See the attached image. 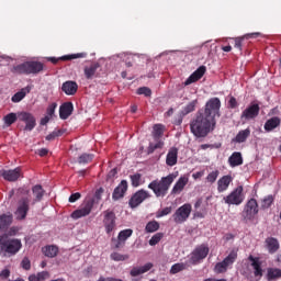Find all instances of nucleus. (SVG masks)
Returning a JSON list of instances; mask_svg holds the SVG:
<instances>
[{"label":"nucleus","instance_id":"obj_1","mask_svg":"<svg viewBox=\"0 0 281 281\" xmlns=\"http://www.w3.org/2000/svg\"><path fill=\"white\" fill-rule=\"evenodd\" d=\"M191 133L194 137H207L216 128V120H212L205 114L198 112L195 119L190 124Z\"/></svg>","mask_w":281,"mask_h":281},{"label":"nucleus","instance_id":"obj_2","mask_svg":"<svg viewBox=\"0 0 281 281\" xmlns=\"http://www.w3.org/2000/svg\"><path fill=\"white\" fill-rule=\"evenodd\" d=\"M23 243L19 238H10L7 234L0 236V256L2 258H12L21 251Z\"/></svg>","mask_w":281,"mask_h":281},{"label":"nucleus","instance_id":"obj_3","mask_svg":"<svg viewBox=\"0 0 281 281\" xmlns=\"http://www.w3.org/2000/svg\"><path fill=\"white\" fill-rule=\"evenodd\" d=\"M175 181V175H169L167 177H162L160 180H153L148 184V189L153 190L155 196L157 199L166 196L168 194V190H170V186Z\"/></svg>","mask_w":281,"mask_h":281},{"label":"nucleus","instance_id":"obj_4","mask_svg":"<svg viewBox=\"0 0 281 281\" xmlns=\"http://www.w3.org/2000/svg\"><path fill=\"white\" fill-rule=\"evenodd\" d=\"M12 74L26 75L30 74L36 75L43 71V63L41 61H24L11 68Z\"/></svg>","mask_w":281,"mask_h":281},{"label":"nucleus","instance_id":"obj_5","mask_svg":"<svg viewBox=\"0 0 281 281\" xmlns=\"http://www.w3.org/2000/svg\"><path fill=\"white\" fill-rule=\"evenodd\" d=\"M202 115H205L210 120H216L221 117V99L212 98L205 103L204 111L201 112Z\"/></svg>","mask_w":281,"mask_h":281},{"label":"nucleus","instance_id":"obj_6","mask_svg":"<svg viewBox=\"0 0 281 281\" xmlns=\"http://www.w3.org/2000/svg\"><path fill=\"white\" fill-rule=\"evenodd\" d=\"M238 259V251L233 249L228 256H226L223 261H220L215 265L213 271L214 273H227V269L232 268V266Z\"/></svg>","mask_w":281,"mask_h":281},{"label":"nucleus","instance_id":"obj_7","mask_svg":"<svg viewBox=\"0 0 281 281\" xmlns=\"http://www.w3.org/2000/svg\"><path fill=\"white\" fill-rule=\"evenodd\" d=\"M190 214H192V204L186 203L176 210V212L172 215V218L175 223L181 225V223H186V221L190 218Z\"/></svg>","mask_w":281,"mask_h":281},{"label":"nucleus","instance_id":"obj_8","mask_svg":"<svg viewBox=\"0 0 281 281\" xmlns=\"http://www.w3.org/2000/svg\"><path fill=\"white\" fill-rule=\"evenodd\" d=\"M226 205H240L245 201V195H243V186L237 187L228 195L223 198Z\"/></svg>","mask_w":281,"mask_h":281},{"label":"nucleus","instance_id":"obj_9","mask_svg":"<svg viewBox=\"0 0 281 281\" xmlns=\"http://www.w3.org/2000/svg\"><path fill=\"white\" fill-rule=\"evenodd\" d=\"M207 254H210V248L206 245L198 246L191 252V257H190L191 265H199L201 260H205V258H207Z\"/></svg>","mask_w":281,"mask_h":281},{"label":"nucleus","instance_id":"obj_10","mask_svg":"<svg viewBox=\"0 0 281 281\" xmlns=\"http://www.w3.org/2000/svg\"><path fill=\"white\" fill-rule=\"evenodd\" d=\"M146 199H150V193L144 189H140L132 195L128 201V205L132 207V210H135V207H139V205L146 201Z\"/></svg>","mask_w":281,"mask_h":281},{"label":"nucleus","instance_id":"obj_11","mask_svg":"<svg viewBox=\"0 0 281 281\" xmlns=\"http://www.w3.org/2000/svg\"><path fill=\"white\" fill-rule=\"evenodd\" d=\"M258 201L256 199H250L244 209L243 216L244 221H254L256 214H258Z\"/></svg>","mask_w":281,"mask_h":281},{"label":"nucleus","instance_id":"obj_12","mask_svg":"<svg viewBox=\"0 0 281 281\" xmlns=\"http://www.w3.org/2000/svg\"><path fill=\"white\" fill-rule=\"evenodd\" d=\"M27 212H30V199L22 198L18 203V209L15 211V218L18 221H24L27 216Z\"/></svg>","mask_w":281,"mask_h":281},{"label":"nucleus","instance_id":"obj_13","mask_svg":"<svg viewBox=\"0 0 281 281\" xmlns=\"http://www.w3.org/2000/svg\"><path fill=\"white\" fill-rule=\"evenodd\" d=\"M91 210H93V200L90 199L83 203V206L81 209L76 210L71 213V218L78 221V218L89 216L91 214Z\"/></svg>","mask_w":281,"mask_h":281},{"label":"nucleus","instance_id":"obj_14","mask_svg":"<svg viewBox=\"0 0 281 281\" xmlns=\"http://www.w3.org/2000/svg\"><path fill=\"white\" fill-rule=\"evenodd\" d=\"M91 210H93V200L90 199L83 203V206L81 209L76 210L71 213V218L78 221V218L89 216L91 214Z\"/></svg>","mask_w":281,"mask_h":281},{"label":"nucleus","instance_id":"obj_15","mask_svg":"<svg viewBox=\"0 0 281 281\" xmlns=\"http://www.w3.org/2000/svg\"><path fill=\"white\" fill-rule=\"evenodd\" d=\"M259 113L260 105H258V103H254L243 111L240 120L241 122H249V120H256V116L259 115Z\"/></svg>","mask_w":281,"mask_h":281},{"label":"nucleus","instance_id":"obj_16","mask_svg":"<svg viewBox=\"0 0 281 281\" xmlns=\"http://www.w3.org/2000/svg\"><path fill=\"white\" fill-rule=\"evenodd\" d=\"M18 119L21 122L25 123L24 131H34L36 126V117L32 113L29 112H19L18 113Z\"/></svg>","mask_w":281,"mask_h":281},{"label":"nucleus","instance_id":"obj_17","mask_svg":"<svg viewBox=\"0 0 281 281\" xmlns=\"http://www.w3.org/2000/svg\"><path fill=\"white\" fill-rule=\"evenodd\" d=\"M103 224L106 234H111L113 229H115V213L113 211H105L104 212V218H103Z\"/></svg>","mask_w":281,"mask_h":281},{"label":"nucleus","instance_id":"obj_18","mask_svg":"<svg viewBox=\"0 0 281 281\" xmlns=\"http://www.w3.org/2000/svg\"><path fill=\"white\" fill-rule=\"evenodd\" d=\"M126 190H128V182L126 180H122L113 191V194H112L113 201H120V199H124V194H126Z\"/></svg>","mask_w":281,"mask_h":281},{"label":"nucleus","instance_id":"obj_19","mask_svg":"<svg viewBox=\"0 0 281 281\" xmlns=\"http://www.w3.org/2000/svg\"><path fill=\"white\" fill-rule=\"evenodd\" d=\"M1 176L5 181H10V182L19 181L21 177V168L16 167L15 169L3 170Z\"/></svg>","mask_w":281,"mask_h":281},{"label":"nucleus","instance_id":"obj_20","mask_svg":"<svg viewBox=\"0 0 281 281\" xmlns=\"http://www.w3.org/2000/svg\"><path fill=\"white\" fill-rule=\"evenodd\" d=\"M206 68L205 66H200L186 81L184 87H188V85H192V82H196L198 80H201L203 76H205Z\"/></svg>","mask_w":281,"mask_h":281},{"label":"nucleus","instance_id":"obj_21","mask_svg":"<svg viewBox=\"0 0 281 281\" xmlns=\"http://www.w3.org/2000/svg\"><path fill=\"white\" fill-rule=\"evenodd\" d=\"M179 159V149L177 147L169 148L166 157L167 166H177V160Z\"/></svg>","mask_w":281,"mask_h":281},{"label":"nucleus","instance_id":"obj_22","mask_svg":"<svg viewBox=\"0 0 281 281\" xmlns=\"http://www.w3.org/2000/svg\"><path fill=\"white\" fill-rule=\"evenodd\" d=\"M234 181V178L232 176H223L217 180V192H226V190L229 188V184Z\"/></svg>","mask_w":281,"mask_h":281},{"label":"nucleus","instance_id":"obj_23","mask_svg":"<svg viewBox=\"0 0 281 281\" xmlns=\"http://www.w3.org/2000/svg\"><path fill=\"white\" fill-rule=\"evenodd\" d=\"M74 113V103L66 102L59 108V117L60 120H67L69 115Z\"/></svg>","mask_w":281,"mask_h":281},{"label":"nucleus","instance_id":"obj_24","mask_svg":"<svg viewBox=\"0 0 281 281\" xmlns=\"http://www.w3.org/2000/svg\"><path fill=\"white\" fill-rule=\"evenodd\" d=\"M61 91H64L66 95H76L78 92V83L76 81H65L61 86Z\"/></svg>","mask_w":281,"mask_h":281},{"label":"nucleus","instance_id":"obj_25","mask_svg":"<svg viewBox=\"0 0 281 281\" xmlns=\"http://www.w3.org/2000/svg\"><path fill=\"white\" fill-rule=\"evenodd\" d=\"M151 269H153V263L148 262L140 267H134L131 270L130 276H132V278H137V276L147 273V271H150Z\"/></svg>","mask_w":281,"mask_h":281},{"label":"nucleus","instance_id":"obj_26","mask_svg":"<svg viewBox=\"0 0 281 281\" xmlns=\"http://www.w3.org/2000/svg\"><path fill=\"white\" fill-rule=\"evenodd\" d=\"M86 57H87V53H77L72 55H65V56H61L60 58L49 57L48 60L53 63V65H56L58 60H74L76 58H86Z\"/></svg>","mask_w":281,"mask_h":281},{"label":"nucleus","instance_id":"obj_27","mask_svg":"<svg viewBox=\"0 0 281 281\" xmlns=\"http://www.w3.org/2000/svg\"><path fill=\"white\" fill-rule=\"evenodd\" d=\"M188 177L183 176L180 177L178 179V181L176 182V184L173 186L172 190H171V194H181V192H183V188H186V186H188Z\"/></svg>","mask_w":281,"mask_h":281},{"label":"nucleus","instance_id":"obj_28","mask_svg":"<svg viewBox=\"0 0 281 281\" xmlns=\"http://www.w3.org/2000/svg\"><path fill=\"white\" fill-rule=\"evenodd\" d=\"M266 247L269 254H276L280 249V241L276 237H268L266 238Z\"/></svg>","mask_w":281,"mask_h":281},{"label":"nucleus","instance_id":"obj_29","mask_svg":"<svg viewBox=\"0 0 281 281\" xmlns=\"http://www.w3.org/2000/svg\"><path fill=\"white\" fill-rule=\"evenodd\" d=\"M248 260L251 262L254 273L256 278H262V268L260 267V259L249 256Z\"/></svg>","mask_w":281,"mask_h":281},{"label":"nucleus","instance_id":"obj_30","mask_svg":"<svg viewBox=\"0 0 281 281\" xmlns=\"http://www.w3.org/2000/svg\"><path fill=\"white\" fill-rule=\"evenodd\" d=\"M32 192H33V196H34L33 204L43 201V196H45V190L43 189V187L41 184L34 186L32 188Z\"/></svg>","mask_w":281,"mask_h":281},{"label":"nucleus","instance_id":"obj_31","mask_svg":"<svg viewBox=\"0 0 281 281\" xmlns=\"http://www.w3.org/2000/svg\"><path fill=\"white\" fill-rule=\"evenodd\" d=\"M281 120L278 116H273L271 119H269L266 123H265V131H267V133H271V131H274V128H278V126H280Z\"/></svg>","mask_w":281,"mask_h":281},{"label":"nucleus","instance_id":"obj_32","mask_svg":"<svg viewBox=\"0 0 281 281\" xmlns=\"http://www.w3.org/2000/svg\"><path fill=\"white\" fill-rule=\"evenodd\" d=\"M31 91H32V87L30 86L22 88L19 92L13 94V97L11 98V102H14V103L21 102V100H23L25 95H27V93H30Z\"/></svg>","mask_w":281,"mask_h":281},{"label":"nucleus","instance_id":"obj_33","mask_svg":"<svg viewBox=\"0 0 281 281\" xmlns=\"http://www.w3.org/2000/svg\"><path fill=\"white\" fill-rule=\"evenodd\" d=\"M228 164L231 168H236V166H243V154L239 151H234L228 158Z\"/></svg>","mask_w":281,"mask_h":281},{"label":"nucleus","instance_id":"obj_34","mask_svg":"<svg viewBox=\"0 0 281 281\" xmlns=\"http://www.w3.org/2000/svg\"><path fill=\"white\" fill-rule=\"evenodd\" d=\"M98 69H100V64L98 63L91 64L90 66H86L83 69V74L87 80L93 79V76H95V71H98Z\"/></svg>","mask_w":281,"mask_h":281},{"label":"nucleus","instance_id":"obj_35","mask_svg":"<svg viewBox=\"0 0 281 281\" xmlns=\"http://www.w3.org/2000/svg\"><path fill=\"white\" fill-rule=\"evenodd\" d=\"M12 221H13L12 213L0 215V229H5L10 227V225H12Z\"/></svg>","mask_w":281,"mask_h":281},{"label":"nucleus","instance_id":"obj_36","mask_svg":"<svg viewBox=\"0 0 281 281\" xmlns=\"http://www.w3.org/2000/svg\"><path fill=\"white\" fill-rule=\"evenodd\" d=\"M249 135H251V130H241L238 132L233 142H236L237 144H243V142H247V137H249Z\"/></svg>","mask_w":281,"mask_h":281},{"label":"nucleus","instance_id":"obj_37","mask_svg":"<svg viewBox=\"0 0 281 281\" xmlns=\"http://www.w3.org/2000/svg\"><path fill=\"white\" fill-rule=\"evenodd\" d=\"M281 278V269L280 268H268L267 269V280H280Z\"/></svg>","mask_w":281,"mask_h":281},{"label":"nucleus","instance_id":"obj_38","mask_svg":"<svg viewBox=\"0 0 281 281\" xmlns=\"http://www.w3.org/2000/svg\"><path fill=\"white\" fill-rule=\"evenodd\" d=\"M42 251L46 258H56L58 256V248L54 245L45 246Z\"/></svg>","mask_w":281,"mask_h":281},{"label":"nucleus","instance_id":"obj_39","mask_svg":"<svg viewBox=\"0 0 281 281\" xmlns=\"http://www.w3.org/2000/svg\"><path fill=\"white\" fill-rule=\"evenodd\" d=\"M50 274L47 271L38 272L37 274H31L29 277V281H45L49 280Z\"/></svg>","mask_w":281,"mask_h":281},{"label":"nucleus","instance_id":"obj_40","mask_svg":"<svg viewBox=\"0 0 281 281\" xmlns=\"http://www.w3.org/2000/svg\"><path fill=\"white\" fill-rule=\"evenodd\" d=\"M196 104H199V100H193L191 101L189 104H187L182 111H181V115H188L190 113H193V111H195L196 109Z\"/></svg>","mask_w":281,"mask_h":281},{"label":"nucleus","instance_id":"obj_41","mask_svg":"<svg viewBox=\"0 0 281 281\" xmlns=\"http://www.w3.org/2000/svg\"><path fill=\"white\" fill-rule=\"evenodd\" d=\"M18 117H19V114L11 112L3 117V122H4L5 126H12V124H14V122H16Z\"/></svg>","mask_w":281,"mask_h":281},{"label":"nucleus","instance_id":"obj_42","mask_svg":"<svg viewBox=\"0 0 281 281\" xmlns=\"http://www.w3.org/2000/svg\"><path fill=\"white\" fill-rule=\"evenodd\" d=\"M158 229H159V222L157 221L148 222L145 227V232L147 234H154V232H157Z\"/></svg>","mask_w":281,"mask_h":281},{"label":"nucleus","instance_id":"obj_43","mask_svg":"<svg viewBox=\"0 0 281 281\" xmlns=\"http://www.w3.org/2000/svg\"><path fill=\"white\" fill-rule=\"evenodd\" d=\"M274 198L273 195H267L261 200V210H269L273 205Z\"/></svg>","mask_w":281,"mask_h":281},{"label":"nucleus","instance_id":"obj_44","mask_svg":"<svg viewBox=\"0 0 281 281\" xmlns=\"http://www.w3.org/2000/svg\"><path fill=\"white\" fill-rule=\"evenodd\" d=\"M132 236H133V229L127 228V229L121 231L119 233L117 238L119 240L126 243V240H128V238H131Z\"/></svg>","mask_w":281,"mask_h":281},{"label":"nucleus","instance_id":"obj_45","mask_svg":"<svg viewBox=\"0 0 281 281\" xmlns=\"http://www.w3.org/2000/svg\"><path fill=\"white\" fill-rule=\"evenodd\" d=\"M111 260H114V262H124V260H128V255H122L120 252H112L110 255Z\"/></svg>","mask_w":281,"mask_h":281},{"label":"nucleus","instance_id":"obj_46","mask_svg":"<svg viewBox=\"0 0 281 281\" xmlns=\"http://www.w3.org/2000/svg\"><path fill=\"white\" fill-rule=\"evenodd\" d=\"M161 135H164V125L161 124L154 125V132H153L154 139H159Z\"/></svg>","mask_w":281,"mask_h":281},{"label":"nucleus","instance_id":"obj_47","mask_svg":"<svg viewBox=\"0 0 281 281\" xmlns=\"http://www.w3.org/2000/svg\"><path fill=\"white\" fill-rule=\"evenodd\" d=\"M161 238H164V233H156L153 235V237L149 239L150 247H155V245H159L161 241Z\"/></svg>","mask_w":281,"mask_h":281},{"label":"nucleus","instance_id":"obj_48","mask_svg":"<svg viewBox=\"0 0 281 281\" xmlns=\"http://www.w3.org/2000/svg\"><path fill=\"white\" fill-rule=\"evenodd\" d=\"M90 161H93V154H82L78 158V164H90Z\"/></svg>","mask_w":281,"mask_h":281},{"label":"nucleus","instance_id":"obj_49","mask_svg":"<svg viewBox=\"0 0 281 281\" xmlns=\"http://www.w3.org/2000/svg\"><path fill=\"white\" fill-rule=\"evenodd\" d=\"M186 269V263H175L171 269H170V273L172 276H175L176 273H179L181 271H184Z\"/></svg>","mask_w":281,"mask_h":281},{"label":"nucleus","instance_id":"obj_50","mask_svg":"<svg viewBox=\"0 0 281 281\" xmlns=\"http://www.w3.org/2000/svg\"><path fill=\"white\" fill-rule=\"evenodd\" d=\"M218 175H221V172L218 170H214V171L210 172L206 176L207 183H216V179H218Z\"/></svg>","mask_w":281,"mask_h":281},{"label":"nucleus","instance_id":"obj_51","mask_svg":"<svg viewBox=\"0 0 281 281\" xmlns=\"http://www.w3.org/2000/svg\"><path fill=\"white\" fill-rule=\"evenodd\" d=\"M137 94L138 95H145L146 98H150L153 95V90L148 87H140L137 89Z\"/></svg>","mask_w":281,"mask_h":281},{"label":"nucleus","instance_id":"obj_52","mask_svg":"<svg viewBox=\"0 0 281 281\" xmlns=\"http://www.w3.org/2000/svg\"><path fill=\"white\" fill-rule=\"evenodd\" d=\"M133 188H138L139 182L142 181V173H135L130 177Z\"/></svg>","mask_w":281,"mask_h":281},{"label":"nucleus","instance_id":"obj_53","mask_svg":"<svg viewBox=\"0 0 281 281\" xmlns=\"http://www.w3.org/2000/svg\"><path fill=\"white\" fill-rule=\"evenodd\" d=\"M157 148H164V140H158L156 144L150 143L148 147V153L153 154Z\"/></svg>","mask_w":281,"mask_h":281},{"label":"nucleus","instance_id":"obj_54","mask_svg":"<svg viewBox=\"0 0 281 281\" xmlns=\"http://www.w3.org/2000/svg\"><path fill=\"white\" fill-rule=\"evenodd\" d=\"M21 267L25 271H30L32 269V263L30 262V259L27 257H24L21 261Z\"/></svg>","mask_w":281,"mask_h":281},{"label":"nucleus","instance_id":"obj_55","mask_svg":"<svg viewBox=\"0 0 281 281\" xmlns=\"http://www.w3.org/2000/svg\"><path fill=\"white\" fill-rule=\"evenodd\" d=\"M171 212H172V207L167 206L157 213V218H161L162 216H168V214H170Z\"/></svg>","mask_w":281,"mask_h":281},{"label":"nucleus","instance_id":"obj_56","mask_svg":"<svg viewBox=\"0 0 281 281\" xmlns=\"http://www.w3.org/2000/svg\"><path fill=\"white\" fill-rule=\"evenodd\" d=\"M56 106H58V104H56V103L50 104L47 109L46 116L52 117L54 115V113H56Z\"/></svg>","mask_w":281,"mask_h":281},{"label":"nucleus","instance_id":"obj_57","mask_svg":"<svg viewBox=\"0 0 281 281\" xmlns=\"http://www.w3.org/2000/svg\"><path fill=\"white\" fill-rule=\"evenodd\" d=\"M82 195L77 192V193H74L69 196L68 201L69 203H76V201H78Z\"/></svg>","mask_w":281,"mask_h":281},{"label":"nucleus","instance_id":"obj_58","mask_svg":"<svg viewBox=\"0 0 281 281\" xmlns=\"http://www.w3.org/2000/svg\"><path fill=\"white\" fill-rule=\"evenodd\" d=\"M0 278H2V280H8V278H10V269L1 270Z\"/></svg>","mask_w":281,"mask_h":281},{"label":"nucleus","instance_id":"obj_59","mask_svg":"<svg viewBox=\"0 0 281 281\" xmlns=\"http://www.w3.org/2000/svg\"><path fill=\"white\" fill-rule=\"evenodd\" d=\"M16 234H19V228L18 227H11L9 231H8V238H10V236H16Z\"/></svg>","mask_w":281,"mask_h":281},{"label":"nucleus","instance_id":"obj_60","mask_svg":"<svg viewBox=\"0 0 281 281\" xmlns=\"http://www.w3.org/2000/svg\"><path fill=\"white\" fill-rule=\"evenodd\" d=\"M235 47L237 49H239V52H240V49H243V37H236L235 38Z\"/></svg>","mask_w":281,"mask_h":281},{"label":"nucleus","instance_id":"obj_61","mask_svg":"<svg viewBox=\"0 0 281 281\" xmlns=\"http://www.w3.org/2000/svg\"><path fill=\"white\" fill-rule=\"evenodd\" d=\"M228 104L231 106V109H236V106H238V102L236 101V98L232 97L228 101Z\"/></svg>","mask_w":281,"mask_h":281},{"label":"nucleus","instance_id":"obj_62","mask_svg":"<svg viewBox=\"0 0 281 281\" xmlns=\"http://www.w3.org/2000/svg\"><path fill=\"white\" fill-rule=\"evenodd\" d=\"M115 245H114V249H121V247H124L125 243L120 240V238H117V240H114Z\"/></svg>","mask_w":281,"mask_h":281},{"label":"nucleus","instance_id":"obj_63","mask_svg":"<svg viewBox=\"0 0 281 281\" xmlns=\"http://www.w3.org/2000/svg\"><path fill=\"white\" fill-rule=\"evenodd\" d=\"M47 153H49V150L47 148H41L37 150V155H40V157H45V155H47Z\"/></svg>","mask_w":281,"mask_h":281},{"label":"nucleus","instance_id":"obj_64","mask_svg":"<svg viewBox=\"0 0 281 281\" xmlns=\"http://www.w3.org/2000/svg\"><path fill=\"white\" fill-rule=\"evenodd\" d=\"M203 175H205V171H198V172L193 173L192 177L194 179H201V177H203Z\"/></svg>","mask_w":281,"mask_h":281}]
</instances>
